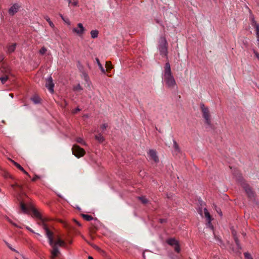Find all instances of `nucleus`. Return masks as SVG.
<instances>
[{
  "label": "nucleus",
  "mask_w": 259,
  "mask_h": 259,
  "mask_svg": "<svg viewBox=\"0 0 259 259\" xmlns=\"http://www.w3.org/2000/svg\"><path fill=\"white\" fill-rule=\"evenodd\" d=\"M236 180L240 183L241 185L244 189L248 198L250 199H253L254 197V193L249 186L244 181L242 177L239 175L236 176Z\"/></svg>",
  "instance_id": "3"
},
{
  "label": "nucleus",
  "mask_w": 259,
  "mask_h": 259,
  "mask_svg": "<svg viewBox=\"0 0 259 259\" xmlns=\"http://www.w3.org/2000/svg\"><path fill=\"white\" fill-rule=\"evenodd\" d=\"M27 229H28L29 231H30L31 232H33V231H32L31 229L28 228H27Z\"/></svg>",
  "instance_id": "47"
},
{
  "label": "nucleus",
  "mask_w": 259,
  "mask_h": 259,
  "mask_svg": "<svg viewBox=\"0 0 259 259\" xmlns=\"http://www.w3.org/2000/svg\"><path fill=\"white\" fill-rule=\"evenodd\" d=\"M12 163L14 164V165L15 166H16L19 169H20L21 171H22V172H23L25 175L28 176L29 177H30V175H29V174L24 170V169L23 168V167H22L19 163H17L16 162L13 161V160H11Z\"/></svg>",
  "instance_id": "13"
},
{
  "label": "nucleus",
  "mask_w": 259,
  "mask_h": 259,
  "mask_svg": "<svg viewBox=\"0 0 259 259\" xmlns=\"http://www.w3.org/2000/svg\"><path fill=\"white\" fill-rule=\"evenodd\" d=\"M166 242L169 245L174 246L175 250L176 252H179L180 251L181 249L179 246V242L175 238H169L166 240Z\"/></svg>",
  "instance_id": "8"
},
{
  "label": "nucleus",
  "mask_w": 259,
  "mask_h": 259,
  "mask_svg": "<svg viewBox=\"0 0 259 259\" xmlns=\"http://www.w3.org/2000/svg\"><path fill=\"white\" fill-rule=\"evenodd\" d=\"M158 50L160 54L164 56H167V43L166 39L164 37H161L159 40Z\"/></svg>",
  "instance_id": "5"
},
{
  "label": "nucleus",
  "mask_w": 259,
  "mask_h": 259,
  "mask_svg": "<svg viewBox=\"0 0 259 259\" xmlns=\"http://www.w3.org/2000/svg\"><path fill=\"white\" fill-rule=\"evenodd\" d=\"M32 215L38 220V224L42 227L45 231V234L48 239V241L51 249L50 250L51 259H56L60 254L59 247H65L66 243L64 241L60 239L58 236L55 237L54 233L48 227L46 224V219L43 218L41 214L35 208H31Z\"/></svg>",
  "instance_id": "1"
},
{
  "label": "nucleus",
  "mask_w": 259,
  "mask_h": 259,
  "mask_svg": "<svg viewBox=\"0 0 259 259\" xmlns=\"http://www.w3.org/2000/svg\"><path fill=\"white\" fill-rule=\"evenodd\" d=\"M244 255L245 259H253L250 254L248 252H245Z\"/></svg>",
  "instance_id": "28"
},
{
  "label": "nucleus",
  "mask_w": 259,
  "mask_h": 259,
  "mask_svg": "<svg viewBox=\"0 0 259 259\" xmlns=\"http://www.w3.org/2000/svg\"><path fill=\"white\" fill-rule=\"evenodd\" d=\"M8 79V77L7 76L0 77V80L2 81L3 84L5 83Z\"/></svg>",
  "instance_id": "29"
},
{
  "label": "nucleus",
  "mask_w": 259,
  "mask_h": 259,
  "mask_svg": "<svg viewBox=\"0 0 259 259\" xmlns=\"http://www.w3.org/2000/svg\"><path fill=\"white\" fill-rule=\"evenodd\" d=\"M108 127V124L107 123H104L101 126V129L102 130V132H104V131L105 130H106V128Z\"/></svg>",
  "instance_id": "34"
},
{
  "label": "nucleus",
  "mask_w": 259,
  "mask_h": 259,
  "mask_svg": "<svg viewBox=\"0 0 259 259\" xmlns=\"http://www.w3.org/2000/svg\"><path fill=\"white\" fill-rule=\"evenodd\" d=\"M9 96H11L12 98H13L14 97V95L13 94H9Z\"/></svg>",
  "instance_id": "43"
},
{
  "label": "nucleus",
  "mask_w": 259,
  "mask_h": 259,
  "mask_svg": "<svg viewBox=\"0 0 259 259\" xmlns=\"http://www.w3.org/2000/svg\"><path fill=\"white\" fill-rule=\"evenodd\" d=\"M75 222L76 223V224H77L78 226H80V224H79V222H78L77 221H76Z\"/></svg>",
  "instance_id": "44"
},
{
  "label": "nucleus",
  "mask_w": 259,
  "mask_h": 259,
  "mask_svg": "<svg viewBox=\"0 0 259 259\" xmlns=\"http://www.w3.org/2000/svg\"><path fill=\"white\" fill-rule=\"evenodd\" d=\"M234 240H235V242L236 245L237 246L238 248H241L240 245L239 243V240H238V238L237 237H234Z\"/></svg>",
  "instance_id": "33"
},
{
  "label": "nucleus",
  "mask_w": 259,
  "mask_h": 259,
  "mask_svg": "<svg viewBox=\"0 0 259 259\" xmlns=\"http://www.w3.org/2000/svg\"><path fill=\"white\" fill-rule=\"evenodd\" d=\"M64 21L65 22H69V20H68V21H66V20H64Z\"/></svg>",
  "instance_id": "49"
},
{
  "label": "nucleus",
  "mask_w": 259,
  "mask_h": 259,
  "mask_svg": "<svg viewBox=\"0 0 259 259\" xmlns=\"http://www.w3.org/2000/svg\"><path fill=\"white\" fill-rule=\"evenodd\" d=\"M250 19L251 21V25L254 28L257 38V46L259 48V24L256 23L252 16H250Z\"/></svg>",
  "instance_id": "7"
},
{
  "label": "nucleus",
  "mask_w": 259,
  "mask_h": 259,
  "mask_svg": "<svg viewBox=\"0 0 259 259\" xmlns=\"http://www.w3.org/2000/svg\"><path fill=\"white\" fill-rule=\"evenodd\" d=\"M215 210L217 211V212L220 214V216L222 215V212L219 208H216Z\"/></svg>",
  "instance_id": "36"
},
{
  "label": "nucleus",
  "mask_w": 259,
  "mask_h": 259,
  "mask_svg": "<svg viewBox=\"0 0 259 259\" xmlns=\"http://www.w3.org/2000/svg\"><path fill=\"white\" fill-rule=\"evenodd\" d=\"M159 222L161 224L166 222V220L164 219H161L159 220Z\"/></svg>",
  "instance_id": "39"
},
{
  "label": "nucleus",
  "mask_w": 259,
  "mask_h": 259,
  "mask_svg": "<svg viewBox=\"0 0 259 259\" xmlns=\"http://www.w3.org/2000/svg\"><path fill=\"white\" fill-rule=\"evenodd\" d=\"M79 111H80V109L78 108H77L75 109L74 110H73L72 111V112H73V114H75V113H76L77 112H78Z\"/></svg>",
  "instance_id": "38"
},
{
  "label": "nucleus",
  "mask_w": 259,
  "mask_h": 259,
  "mask_svg": "<svg viewBox=\"0 0 259 259\" xmlns=\"http://www.w3.org/2000/svg\"><path fill=\"white\" fill-rule=\"evenodd\" d=\"M60 17H61V18H62L63 20H64V18H63V16H62L61 14H60Z\"/></svg>",
  "instance_id": "45"
},
{
  "label": "nucleus",
  "mask_w": 259,
  "mask_h": 259,
  "mask_svg": "<svg viewBox=\"0 0 259 259\" xmlns=\"http://www.w3.org/2000/svg\"><path fill=\"white\" fill-rule=\"evenodd\" d=\"M20 6L17 4H14L9 10V13L11 15H14L18 11Z\"/></svg>",
  "instance_id": "12"
},
{
  "label": "nucleus",
  "mask_w": 259,
  "mask_h": 259,
  "mask_svg": "<svg viewBox=\"0 0 259 259\" xmlns=\"http://www.w3.org/2000/svg\"><path fill=\"white\" fill-rule=\"evenodd\" d=\"M81 77L86 81V82H88L89 80V77L88 75V74L84 72V71H82V74H81Z\"/></svg>",
  "instance_id": "21"
},
{
  "label": "nucleus",
  "mask_w": 259,
  "mask_h": 259,
  "mask_svg": "<svg viewBox=\"0 0 259 259\" xmlns=\"http://www.w3.org/2000/svg\"><path fill=\"white\" fill-rule=\"evenodd\" d=\"M11 223H12V221H11L10 220H8Z\"/></svg>",
  "instance_id": "50"
},
{
  "label": "nucleus",
  "mask_w": 259,
  "mask_h": 259,
  "mask_svg": "<svg viewBox=\"0 0 259 259\" xmlns=\"http://www.w3.org/2000/svg\"><path fill=\"white\" fill-rule=\"evenodd\" d=\"M46 87L51 93L52 94L54 93V84L53 82V79L51 76L46 80Z\"/></svg>",
  "instance_id": "10"
},
{
  "label": "nucleus",
  "mask_w": 259,
  "mask_h": 259,
  "mask_svg": "<svg viewBox=\"0 0 259 259\" xmlns=\"http://www.w3.org/2000/svg\"><path fill=\"white\" fill-rule=\"evenodd\" d=\"M72 154L77 158L82 157L85 154V151L79 146L74 145L72 148Z\"/></svg>",
  "instance_id": "6"
},
{
  "label": "nucleus",
  "mask_w": 259,
  "mask_h": 259,
  "mask_svg": "<svg viewBox=\"0 0 259 259\" xmlns=\"http://www.w3.org/2000/svg\"><path fill=\"white\" fill-rule=\"evenodd\" d=\"M76 141L77 143H79V144H81V145H86V143H85V142L83 141V140L81 138H80V137H78V138H77L76 139Z\"/></svg>",
  "instance_id": "26"
},
{
  "label": "nucleus",
  "mask_w": 259,
  "mask_h": 259,
  "mask_svg": "<svg viewBox=\"0 0 259 259\" xmlns=\"http://www.w3.org/2000/svg\"><path fill=\"white\" fill-rule=\"evenodd\" d=\"M81 216L84 220L88 221H91L93 219V217L90 215L81 214Z\"/></svg>",
  "instance_id": "23"
},
{
  "label": "nucleus",
  "mask_w": 259,
  "mask_h": 259,
  "mask_svg": "<svg viewBox=\"0 0 259 259\" xmlns=\"http://www.w3.org/2000/svg\"><path fill=\"white\" fill-rule=\"evenodd\" d=\"M106 67L107 68L106 71L109 72L112 68L111 63L109 61H107L106 62Z\"/></svg>",
  "instance_id": "24"
},
{
  "label": "nucleus",
  "mask_w": 259,
  "mask_h": 259,
  "mask_svg": "<svg viewBox=\"0 0 259 259\" xmlns=\"http://www.w3.org/2000/svg\"><path fill=\"white\" fill-rule=\"evenodd\" d=\"M45 19L48 22L50 26L52 27V28H54L55 27V25L54 24H53V23L50 20V19L49 18V17L47 16H45Z\"/></svg>",
  "instance_id": "27"
},
{
  "label": "nucleus",
  "mask_w": 259,
  "mask_h": 259,
  "mask_svg": "<svg viewBox=\"0 0 259 259\" xmlns=\"http://www.w3.org/2000/svg\"><path fill=\"white\" fill-rule=\"evenodd\" d=\"M173 142H174V154H178L180 151V148H179V146L178 145V144H177V143L176 142V141L175 140H173Z\"/></svg>",
  "instance_id": "15"
},
{
  "label": "nucleus",
  "mask_w": 259,
  "mask_h": 259,
  "mask_svg": "<svg viewBox=\"0 0 259 259\" xmlns=\"http://www.w3.org/2000/svg\"><path fill=\"white\" fill-rule=\"evenodd\" d=\"M95 139L100 143H102L104 141L105 138L101 134H99L98 135L95 136Z\"/></svg>",
  "instance_id": "19"
},
{
  "label": "nucleus",
  "mask_w": 259,
  "mask_h": 259,
  "mask_svg": "<svg viewBox=\"0 0 259 259\" xmlns=\"http://www.w3.org/2000/svg\"><path fill=\"white\" fill-rule=\"evenodd\" d=\"M31 99L34 104H36L40 103L41 99L37 95L33 96Z\"/></svg>",
  "instance_id": "17"
},
{
  "label": "nucleus",
  "mask_w": 259,
  "mask_h": 259,
  "mask_svg": "<svg viewBox=\"0 0 259 259\" xmlns=\"http://www.w3.org/2000/svg\"><path fill=\"white\" fill-rule=\"evenodd\" d=\"M71 5H73L74 6H76L77 5V2L76 1H74L72 3H71Z\"/></svg>",
  "instance_id": "40"
},
{
  "label": "nucleus",
  "mask_w": 259,
  "mask_h": 259,
  "mask_svg": "<svg viewBox=\"0 0 259 259\" xmlns=\"http://www.w3.org/2000/svg\"><path fill=\"white\" fill-rule=\"evenodd\" d=\"M88 259H94L93 257L89 256Z\"/></svg>",
  "instance_id": "46"
},
{
  "label": "nucleus",
  "mask_w": 259,
  "mask_h": 259,
  "mask_svg": "<svg viewBox=\"0 0 259 259\" xmlns=\"http://www.w3.org/2000/svg\"><path fill=\"white\" fill-rule=\"evenodd\" d=\"M46 51H47V49L44 47L41 48V49L40 50L39 53L41 55H44L46 53Z\"/></svg>",
  "instance_id": "32"
},
{
  "label": "nucleus",
  "mask_w": 259,
  "mask_h": 259,
  "mask_svg": "<svg viewBox=\"0 0 259 259\" xmlns=\"http://www.w3.org/2000/svg\"><path fill=\"white\" fill-rule=\"evenodd\" d=\"M37 235L38 236H40V234H37Z\"/></svg>",
  "instance_id": "51"
},
{
  "label": "nucleus",
  "mask_w": 259,
  "mask_h": 259,
  "mask_svg": "<svg viewBox=\"0 0 259 259\" xmlns=\"http://www.w3.org/2000/svg\"><path fill=\"white\" fill-rule=\"evenodd\" d=\"M67 1L68 2L69 5L73 3V1H71V0H67Z\"/></svg>",
  "instance_id": "41"
},
{
  "label": "nucleus",
  "mask_w": 259,
  "mask_h": 259,
  "mask_svg": "<svg viewBox=\"0 0 259 259\" xmlns=\"http://www.w3.org/2000/svg\"><path fill=\"white\" fill-rule=\"evenodd\" d=\"M11 187L12 188H13V189H16V187H18L20 189V190H22V187L18 184H17V183L15 184H12L11 185Z\"/></svg>",
  "instance_id": "30"
},
{
  "label": "nucleus",
  "mask_w": 259,
  "mask_h": 259,
  "mask_svg": "<svg viewBox=\"0 0 259 259\" xmlns=\"http://www.w3.org/2000/svg\"><path fill=\"white\" fill-rule=\"evenodd\" d=\"M138 198L144 204H147L148 202V199L144 196L139 197Z\"/></svg>",
  "instance_id": "25"
},
{
  "label": "nucleus",
  "mask_w": 259,
  "mask_h": 259,
  "mask_svg": "<svg viewBox=\"0 0 259 259\" xmlns=\"http://www.w3.org/2000/svg\"><path fill=\"white\" fill-rule=\"evenodd\" d=\"M40 178V176H38L37 175H35L34 177L32 179V181L34 182L37 179H39Z\"/></svg>",
  "instance_id": "35"
},
{
  "label": "nucleus",
  "mask_w": 259,
  "mask_h": 259,
  "mask_svg": "<svg viewBox=\"0 0 259 259\" xmlns=\"http://www.w3.org/2000/svg\"><path fill=\"white\" fill-rule=\"evenodd\" d=\"M8 246L9 247V248H10L11 250H15L14 249H13L11 246L9 245V244H8Z\"/></svg>",
  "instance_id": "42"
},
{
  "label": "nucleus",
  "mask_w": 259,
  "mask_h": 259,
  "mask_svg": "<svg viewBox=\"0 0 259 259\" xmlns=\"http://www.w3.org/2000/svg\"><path fill=\"white\" fill-rule=\"evenodd\" d=\"M85 30V29L81 23L77 24V26L72 29V31L79 36L82 35Z\"/></svg>",
  "instance_id": "9"
},
{
  "label": "nucleus",
  "mask_w": 259,
  "mask_h": 259,
  "mask_svg": "<svg viewBox=\"0 0 259 259\" xmlns=\"http://www.w3.org/2000/svg\"><path fill=\"white\" fill-rule=\"evenodd\" d=\"M149 158L150 160H153L155 163L159 161L158 157L157 155L156 152L154 150H150L148 152Z\"/></svg>",
  "instance_id": "11"
},
{
  "label": "nucleus",
  "mask_w": 259,
  "mask_h": 259,
  "mask_svg": "<svg viewBox=\"0 0 259 259\" xmlns=\"http://www.w3.org/2000/svg\"><path fill=\"white\" fill-rule=\"evenodd\" d=\"M96 60L101 71L103 73L105 74L106 73V70L104 68L103 66L101 64L99 59L97 58H96Z\"/></svg>",
  "instance_id": "18"
},
{
  "label": "nucleus",
  "mask_w": 259,
  "mask_h": 259,
  "mask_svg": "<svg viewBox=\"0 0 259 259\" xmlns=\"http://www.w3.org/2000/svg\"><path fill=\"white\" fill-rule=\"evenodd\" d=\"M162 82L168 88H174L176 84L175 79L172 74L170 66L168 62L165 64L162 74Z\"/></svg>",
  "instance_id": "2"
},
{
  "label": "nucleus",
  "mask_w": 259,
  "mask_h": 259,
  "mask_svg": "<svg viewBox=\"0 0 259 259\" xmlns=\"http://www.w3.org/2000/svg\"><path fill=\"white\" fill-rule=\"evenodd\" d=\"M20 207L22 210V211L25 213H28L29 212V210L28 208L27 207V206L25 205V204L22 202H20Z\"/></svg>",
  "instance_id": "16"
},
{
  "label": "nucleus",
  "mask_w": 259,
  "mask_h": 259,
  "mask_svg": "<svg viewBox=\"0 0 259 259\" xmlns=\"http://www.w3.org/2000/svg\"><path fill=\"white\" fill-rule=\"evenodd\" d=\"M64 21L65 22H69V20H68V21H66V20H64Z\"/></svg>",
  "instance_id": "48"
},
{
  "label": "nucleus",
  "mask_w": 259,
  "mask_h": 259,
  "mask_svg": "<svg viewBox=\"0 0 259 259\" xmlns=\"http://www.w3.org/2000/svg\"><path fill=\"white\" fill-rule=\"evenodd\" d=\"M200 109L202 115L204 119V122L208 126L211 125V115L208 107L204 105L203 103L200 104Z\"/></svg>",
  "instance_id": "4"
},
{
  "label": "nucleus",
  "mask_w": 259,
  "mask_h": 259,
  "mask_svg": "<svg viewBox=\"0 0 259 259\" xmlns=\"http://www.w3.org/2000/svg\"><path fill=\"white\" fill-rule=\"evenodd\" d=\"M74 90L75 91H81L82 90L81 87L79 84H77L74 87Z\"/></svg>",
  "instance_id": "31"
},
{
  "label": "nucleus",
  "mask_w": 259,
  "mask_h": 259,
  "mask_svg": "<svg viewBox=\"0 0 259 259\" xmlns=\"http://www.w3.org/2000/svg\"><path fill=\"white\" fill-rule=\"evenodd\" d=\"M253 53L254 54L256 57L259 60V53H258L256 51L253 50Z\"/></svg>",
  "instance_id": "37"
},
{
  "label": "nucleus",
  "mask_w": 259,
  "mask_h": 259,
  "mask_svg": "<svg viewBox=\"0 0 259 259\" xmlns=\"http://www.w3.org/2000/svg\"><path fill=\"white\" fill-rule=\"evenodd\" d=\"M204 212L205 217L207 219V220L208 221V225L209 226H210V225H211L210 222H211V216L210 215V213L206 208H205L204 209Z\"/></svg>",
  "instance_id": "14"
},
{
  "label": "nucleus",
  "mask_w": 259,
  "mask_h": 259,
  "mask_svg": "<svg viewBox=\"0 0 259 259\" xmlns=\"http://www.w3.org/2000/svg\"><path fill=\"white\" fill-rule=\"evenodd\" d=\"M99 32L97 30H92L91 32V36L93 38H97L98 36Z\"/></svg>",
  "instance_id": "22"
},
{
  "label": "nucleus",
  "mask_w": 259,
  "mask_h": 259,
  "mask_svg": "<svg viewBox=\"0 0 259 259\" xmlns=\"http://www.w3.org/2000/svg\"><path fill=\"white\" fill-rule=\"evenodd\" d=\"M16 44H13V45L9 46V47L8 48V53H11L13 52L16 49Z\"/></svg>",
  "instance_id": "20"
}]
</instances>
